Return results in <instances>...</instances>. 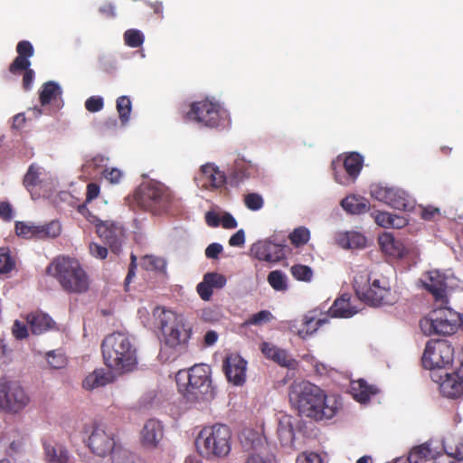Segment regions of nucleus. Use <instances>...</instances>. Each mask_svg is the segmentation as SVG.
<instances>
[{
	"label": "nucleus",
	"mask_w": 463,
	"mask_h": 463,
	"mask_svg": "<svg viewBox=\"0 0 463 463\" xmlns=\"http://www.w3.org/2000/svg\"><path fill=\"white\" fill-rule=\"evenodd\" d=\"M289 402L299 415L316 420H330L339 406L334 396H326L322 389L307 381L294 382L289 388Z\"/></svg>",
	"instance_id": "obj_1"
},
{
	"label": "nucleus",
	"mask_w": 463,
	"mask_h": 463,
	"mask_svg": "<svg viewBox=\"0 0 463 463\" xmlns=\"http://www.w3.org/2000/svg\"><path fill=\"white\" fill-rule=\"evenodd\" d=\"M101 351L104 364L115 375L133 373L138 367L137 348L126 333L108 335L102 341Z\"/></svg>",
	"instance_id": "obj_2"
},
{
	"label": "nucleus",
	"mask_w": 463,
	"mask_h": 463,
	"mask_svg": "<svg viewBox=\"0 0 463 463\" xmlns=\"http://www.w3.org/2000/svg\"><path fill=\"white\" fill-rule=\"evenodd\" d=\"M211 373V367L205 364H195L187 372H178L176 378L179 391L188 402L197 405L213 400L215 388Z\"/></svg>",
	"instance_id": "obj_3"
},
{
	"label": "nucleus",
	"mask_w": 463,
	"mask_h": 463,
	"mask_svg": "<svg viewBox=\"0 0 463 463\" xmlns=\"http://www.w3.org/2000/svg\"><path fill=\"white\" fill-rule=\"evenodd\" d=\"M185 119L208 128L220 130L230 128L232 124L228 109L213 98L192 102L185 112Z\"/></svg>",
	"instance_id": "obj_4"
},
{
	"label": "nucleus",
	"mask_w": 463,
	"mask_h": 463,
	"mask_svg": "<svg viewBox=\"0 0 463 463\" xmlns=\"http://www.w3.org/2000/svg\"><path fill=\"white\" fill-rule=\"evenodd\" d=\"M47 273L67 292L82 293L89 288V278L76 259L60 256L47 267Z\"/></svg>",
	"instance_id": "obj_5"
},
{
	"label": "nucleus",
	"mask_w": 463,
	"mask_h": 463,
	"mask_svg": "<svg viewBox=\"0 0 463 463\" xmlns=\"http://www.w3.org/2000/svg\"><path fill=\"white\" fill-rule=\"evenodd\" d=\"M156 326L162 332L164 344L170 348L185 345L191 335V326L184 315L163 307L153 309Z\"/></svg>",
	"instance_id": "obj_6"
},
{
	"label": "nucleus",
	"mask_w": 463,
	"mask_h": 463,
	"mask_svg": "<svg viewBox=\"0 0 463 463\" xmlns=\"http://www.w3.org/2000/svg\"><path fill=\"white\" fill-rule=\"evenodd\" d=\"M199 453L208 458H223L232 450V431L225 424L205 426L195 439Z\"/></svg>",
	"instance_id": "obj_7"
},
{
	"label": "nucleus",
	"mask_w": 463,
	"mask_h": 463,
	"mask_svg": "<svg viewBox=\"0 0 463 463\" xmlns=\"http://www.w3.org/2000/svg\"><path fill=\"white\" fill-rule=\"evenodd\" d=\"M435 307L420 321V327L426 335H449L454 334L460 325L461 316L452 308L442 306Z\"/></svg>",
	"instance_id": "obj_8"
},
{
	"label": "nucleus",
	"mask_w": 463,
	"mask_h": 463,
	"mask_svg": "<svg viewBox=\"0 0 463 463\" xmlns=\"http://www.w3.org/2000/svg\"><path fill=\"white\" fill-rule=\"evenodd\" d=\"M354 289L358 298L371 307H382L392 305L397 298L391 290L390 284L385 278L368 279V285H360L357 279H354Z\"/></svg>",
	"instance_id": "obj_9"
},
{
	"label": "nucleus",
	"mask_w": 463,
	"mask_h": 463,
	"mask_svg": "<svg viewBox=\"0 0 463 463\" xmlns=\"http://www.w3.org/2000/svg\"><path fill=\"white\" fill-rule=\"evenodd\" d=\"M31 402L25 389L18 381L6 377L0 378V411L16 415L22 412Z\"/></svg>",
	"instance_id": "obj_10"
},
{
	"label": "nucleus",
	"mask_w": 463,
	"mask_h": 463,
	"mask_svg": "<svg viewBox=\"0 0 463 463\" xmlns=\"http://www.w3.org/2000/svg\"><path fill=\"white\" fill-rule=\"evenodd\" d=\"M364 157L358 152H345L331 163L335 181L343 186L353 184L361 174Z\"/></svg>",
	"instance_id": "obj_11"
},
{
	"label": "nucleus",
	"mask_w": 463,
	"mask_h": 463,
	"mask_svg": "<svg viewBox=\"0 0 463 463\" xmlns=\"http://www.w3.org/2000/svg\"><path fill=\"white\" fill-rule=\"evenodd\" d=\"M243 463H269L270 451L266 437L254 430H244L240 436Z\"/></svg>",
	"instance_id": "obj_12"
},
{
	"label": "nucleus",
	"mask_w": 463,
	"mask_h": 463,
	"mask_svg": "<svg viewBox=\"0 0 463 463\" xmlns=\"http://www.w3.org/2000/svg\"><path fill=\"white\" fill-rule=\"evenodd\" d=\"M423 283L435 299L440 301L441 304L447 302L448 291L463 290V281L458 279L450 269L445 271L430 270Z\"/></svg>",
	"instance_id": "obj_13"
},
{
	"label": "nucleus",
	"mask_w": 463,
	"mask_h": 463,
	"mask_svg": "<svg viewBox=\"0 0 463 463\" xmlns=\"http://www.w3.org/2000/svg\"><path fill=\"white\" fill-rule=\"evenodd\" d=\"M453 354V347L448 341H429L422 354V364L432 373L441 372L452 363Z\"/></svg>",
	"instance_id": "obj_14"
},
{
	"label": "nucleus",
	"mask_w": 463,
	"mask_h": 463,
	"mask_svg": "<svg viewBox=\"0 0 463 463\" xmlns=\"http://www.w3.org/2000/svg\"><path fill=\"white\" fill-rule=\"evenodd\" d=\"M87 446L91 453L99 458H106L118 447L114 430L104 422H96L90 427Z\"/></svg>",
	"instance_id": "obj_15"
},
{
	"label": "nucleus",
	"mask_w": 463,
	"mask_h": 463,
	"mask_svg": "<svg viewBox=\"0 0 463 463\" xmlns=\"http://www.w3.org/2000/svg\"><path fill=\"white\" fill-rule=\"evenodd\" d=\"M370 194L375 200L397 210L407 211L412 207L408 194L398 187L374 184L370 187Z\"/></svg>",
	"instance_id": "obj_16"
},
{
	"label": "nucleus",
	"mask_w": 463,
	"mask_h": 463,
	"mask_svg": "<svg viewBox=\"0 0 463 463\" xmlns=\"http://www.w3.org/2000/svg\"><path fill=\"white\" fill-rule=\"evenodd\" d=\"M171 194L169 190L162 184H148L142 192V202L154 213H160L165 210L169 202Z\"/></svg>",
	"instance_id": "obj_17"
},
{
	"label": "nucleus",
	"mask_w": 463,
	"mask_h": 463,
	"mask_svg": "<svg viewBox=\"0 0 463 463\" xmlns=\"http://www.w3.org/2000/svg\"><path fill=\"white\" fill-rule=\"evenodd\" d=\"M277 435L282 447L295 449L296 432L300 430L301 420L298 417L279 412L277 414Z\"/></svg>",
	"instance_id": "obj_18"
},
{
	"label": "nucleus",
	"mask_w": 463,
	"mask_h": 463,
	"mask_svg": "<svg viewBox=\"0 0 463 463\" xmlns=\"http://www.w3.org/2000/svg\"><path fill=\"white\" fill-rule=\"evenodd\" d=\"M97 234L112 252L118 254L121 251L125 241V230L120 224L109 221L99 222Z\"/></svg>",
	"instance_id": "obj_19"
},
{
	"label": "nucleus",
	"mask_w": 463,
	"mask_h": 463,
	"mask_svg": "<svg viewBox=\"0 0 463 463\" xmlns=\"http://www.w3.org/2000/svg\"><path fill=\"white\" fill-rule=\"evenodd\" d=\"M285 245L272 239L259 241L250 247V254L259 260L278 262L284 257Z\"/></svg>",
	"instance_id": "obj_20"
},
{
	"label": "nucleus",
	"mask_w": 463,
	"mask_h": 463,
	"mask_svg": "<svg viewBox=\"0 0 463 463\" xmlns=\"http://www.w3.org/2000/svg\"><path fill=\"white\" fill-rule=\"evenodd\" d=\"M45 463H71L73 457L67 446L51 437L41 439Z\"/></svg>",
	"instance_id": "obj_21"
},
{
	"label": "nucleus",
	"mask_w": 463,
	"mask_h": 463,
	"mask_svg": "<svg viewBox=\"0 0 463 463\" xmlns=\"http://www.w3.org/2000/svg\"><path fill=\"white\" fill-rule=\"evenodd\" d=\"M223 370L229 383L241 386L246 381L247 361L237 354H230L224 359Z\"/></svg>",
	"instance_id": "obj_22"
},
{
	"label": "nucleus",
	"mask_w": 463,
	"mask_h": 463,
	"mask_svg": "<svg viewBox=\"0 0 463 463\" xmlns=\"http://www.w3.org/2000/svg\"><path fill=\"white\" fill-rule=\"evenodd\" d=\"M433 382L439 383L440 392L449 398L458 397L463 392V380L454 373H449L446 370L433 372L430 374Z\"/></svg>",
	"instance_id": "obj_23"
},
{
	"label": "nucleus",
	"mask_w": 463,
	"mask_h": 463,
	"mask_svg": "<svg viewBox=\"0 0 463 463\" xmlns=\"http://www.w3.org/2000/svg\"><path fill=\"white\" fill-rule=\"evenodd\" d=\"M165 435V427L161 420L152 418L147 420L140 430V442L149 449L160 446Z\"/></svg>",
	"instance_id": "obj_24"
},
{
	"label": "nucleus",
	"mask_w": 463,
	"mask_h": 463,
	"mask_svg": "<svg viewBox=\"0 0 463 463\" xmlns=\"http://www.w3.org/2000/svg\"><path fill=\"white\" fill-rule=\"evenodd\" d=\"M195 180L198 185L206 189L220 188L225 184L226 175L215 164L206 163L201 166Z\"/></svg>",
	"instance_id": "obj_25"
},
{
	"label": "nucleus",
	"mask_w": 463,
	"mask_h": 463,
	"mask_svg": "<svg viewBox=\"0 0 463 463\" xmlns=\"http://www.w3.org/2000/svg\"><path fill=\"white\" fill-rule=\"evenodd\" d=\"M326 322V319L317 318L313 312L307 314L304 318L299 321H290L288 329L291 333L298 335L302 339H306L317 331V329Z\"/></svg>",
	"instance_id": "obj_26"
},
{
	"label": "nucleus",
	"mask_w": 463,
	"mask_h": 463,
	"mask_svg": "<svg viewBox=\"0 0 463 463\" xmlns=\"http://www.w3.org/2000/svg\"><path fill=\"white\" fill-rule=\"evenodd\" d=\"M261 352L268 358L280 366L294 369L297 365L296 360L285 349L279 348L272 344L264 342L260 345Z\"/></svg>",
	"instance_id": "obj_27"
},
{
	"label": "nucleus",
	"mask_w": 463,
	"mask_h": 463,
	"mask_svg": "<svg viewBox=\"0 0 463 463\" xmlns=\"http://www.w3.org/2000/svg\"><path fill=\"white\" fill-rule=\"evenodd\" d=\"M260 175V165L251 160L237 158L234 162L232 177L236 184L244 182L247 179L256 178Z\"/></svg>",
	"instance_id": "obj_28"
},
{
	"label": "nucleus",
	"mask_w": 463,
	"mask_h": 463,
	"mask_svg": "<svg viewBox=\"0 0 463 463\" xmlns=\"http://www.w3.org/2000/svg\"><path fill=\"white\" fill-rule=\"evenodd\" d=\"M359 311L360 307L351 303V295L345 293L334 301L328 313L332 317L349 318L354 317Z\"/></svg>",
	"instance_id": "obj_29"
},
{
	"label": "nucleus",
	"mask_w": 463,
	"mask_h": 463,
	"mask_svg": "<svg viewBox=\"0 0 463 463\" xmlns=\"http://www.w3.org/2000/svg\"><path fill=\"white\" fill-rule=\"evenodd\" d=\"M379 244L382 250L392 258L401 259L407 253L403 242L389 232H384L379 237Z\"/></svg>",
	"instance_id": "obj_30"
},
{
	"label": "nucleus",
	"mask_w": 463,
	"mask_h": 463,
	"mask_svg": "<svg viewBox=\"0 0 463 463\" xmlns=\"http://www.w3.org/2000/svg\"><path fill=\"white\" fill-rule=\"evenodd\" d=\"M335 243L343 249H362L366 245V238L359 232H337L335 234Z\"/></svg>",
	"instance_id": "obj_31"
},
{
	"label": "nucleus",
	"mask_w": 463,
	"mask_h": 463,
	"mask_svg": "<svg viewBox=\"0 0 463 463\" xmlns=\"http://www.w3.org/2000/svg\"><path fill=\"white\" fill-rule=\"evenodd\" d=\"M442 449L458 463H463V435L451 433L442 439Z\"/></svg>",
	"instance_id": "obj_32"
},
{
	"label": "nucleus",
	"mask_w": 463,
	"mask_h": 463,
	"mask_svg": "<svg viewBox=\"0 0 463 463\" xmlns=\"http://www.w3.org/2000/svg\"><path fill=\"white\" fill-rule=\"evenodd\" d=\"M113 374L109 369H96L85 377L82 383L83 387L86 390L91 391L105 386L113 381Z\"/></svg>",
	"instance_id": "obj_33"
},
{
	"label": "nucleus",
	"mask_w": 463,
	"mask_h": 463,
	"mask_svg": "<svg viewBox=\"0 0 463 463\" xmlns=\"http://www.w3.org/2000/svg\"><path fill=\"white\" fill-rule=\"evenodd\" d=\"M350 392L356 402L365 404L369 402L371 396L377 392V389L374 386L368 385L364 380L359 379L351 383Z\"/></svg>",
	"instance_id": "obj_34"
},
{
	"label": "nucleus",
	"mask_w": 463,
	"mask_h": 463,
	"mask_svg": "<svg viewBox=\"0 0 463 463\" xmlns=\"http://www.w3.org/2000/svg\"><path fill=\"white\" fill-rule=\"evenodd\" d=\"M27 324L33 334L41 335L52 328L53 320L50 316L43 312L31 313L26 317Z\"/></svg>",
	"instance_id": "obj_35"
},
{
	"label": "nucleus",
	"mask_w": 463,
	"mask_h": 463,
	"mask_svg": "<svg viewBox=\"0 0 463 463\" xmlns=\"http://www.w3.org/2000/svg\"><path fill=\"white\" fill-rule=\"evenodd\" d=\"M48 174L43 168L37 165H31L24 178V184L26 189L31 192L32 188L35 186H44L47 180Z\"/></svg>",
	"instance_id": "obj_36"
},
{
	"label": "nucleus",
	"mask_w": 463,
	"mask_h": 463,
	"mask_svg": "<svg viewBox=\"0 0 463 463\" xmlns=\"http://www.w3.org/2000/svg\"><path fill=\"white\" fill-rule=\"evenodd\" d=\"M436 453V447L432 442H425L420 446L414 447L409 453V463H426L432 460Z\"/></svg>",
	"instance_id": "obj_37"
},
{
	"label": "nucleus",
	"mask_w": 463,
	"mask_h": 463,
	"mask_svg": "<svg viewBox=\"0 0 463 463\" xmlns=\"http://www.w3.org/2000/svg\"><path fill=\"white\" fill-rule=\"evenodd\" d=\"M373 216L375 222L384 228L400 229L406 225L407 219L403 216L392 214L387 212H373Z\"/></svg>",
	"instance_id": "obj_38"
},
{
	"label": "nucleus",
	"mask_w": 463,
	"mask_h": 463,
	"mask_svg": "<svg viewBox=\"0 0 463 463\" xmlns=\"http://www.w3.org/2000/svg\"><path fill=\"white\" fill-rule=\"evenodd\" d=\"M341 206L351 214H361L369 209L367 201L363 197L355 195H348L344 198L341 202Z\"/></svg>",
	"instance_id": "obj_39"
},
{
	"label": "nucleus",
	"mask_w": 463,
	"mask_h": 463,
	"mask_svg": "<svg viewBox=\"0 0 463 463\" xmlns=\"http://www.w3.org/2000/svg\"><path fill=\"white\" fill-rule=\"evenodd\" d=\"M2 442L5 446H7L6 453L10 457L20 454L24 450V439L16 431L6 434Z\"/></svg>",
	"instance_id": "obj_40"
},
{
	"label": "nucleus",
	"mask_w": 463,
	"mask_h": 463,
	"mask_svg": "<svg viewBox=\"0 0 463 463\" xmlns=\"http://www.w3.org/2000/svg\"><path fill=\"white\" fill-rule=\"evenodd\" d=\"M61 88L55 81H48L43 86V90L40 92V101L42 105H47L58 96L61 95Z\"/></svg>",
	"instance_id": "obj_41"
},
{
	"label": "nucleus",
	"mask_w": 463,
	"mask_h": 463,
	"mask_svg": "<svg viewBox=\"0 0 463 463\" xmlns=\"http://www.w3.org/2000/svg\"><path fill=\"white\" fill-rule=\"evenodd\" d=\"M116 108L122 125L129 122L132 112V101L128 96L123 95L117 99Z\"/></svg>",
	"instance_id": "obj_42"
},
{
	"label": "nucleus",
	"mask_w": 463,
	"mask_h": 463,
	"mask_svg": "<svg viewBox=\"0 0 463 463\" xmlns=\"http://www.w3.org/2000/svg\"><path fill=\"white\" fill-rule=\"evenodd\" d=\"M267 280L270 287L276 291H286L288 289V278L281 270L269 272Z\"/></svg>",
	"instance_id": "obj_43"
},
{
	"label": "nucleus",
	"mask_w": 463,
	"mask_h": 463,
	"mask_svg": "<svg viewBox=\"0 0 463 463\" xmlns=\"http://www.w3.org/2000/svg\"><path fill=\"white\" fill-rule=\"evenodd\" d=\"M112 463H143L128 449L118 447L111 453Z\"/></svg>",
	"instance_id": "obj_44"
},
{
	"label": "nucleus",
	"mask_w": 463,
	"mask_h": 463,
	"mask_svg": "<svg viewBox=\"0 0 463 463\" xmlns=\"http://www.w3.org/2000/svg\"><path fill=\"white\" fill-rule=\"evenodd\" d=\"M15 232L18 236L26 239H39V225L33 222H17L15 224Z\"/></svg>",
	"instance_id": "obj_45"
},
{
	"label": "nucleus",
	"mask_w": 463,
	"mask_h": 463,
	"mask_svg": "<svg viewBox=\"0 0 463 463\" xmlns=\"http://www.w3.org/2000/svg\"><path fill=\"white\" fill-rule=\"evenodd\" d=\"M124 43L130 48L141 47L145 42L144 33L138 29H128L123 35Z\"/></svg>",
	"instance_id": "obj_46"
},
{
	"label": "nucleus",
	"mask_w": 463,
	"mask_h": 463,
	"mask_svg": "<svg viewBox=\"0 0 463 463\" xmlns=\"http://www.w3.org/2000/svg\"><path fill=\"white\" fill-rule=\"evenodd\" d=\"M15 268V260L11 255L10 250L0 248V274L10 273Z\"/></svg>",
	"instance_id": "obj_47"
},
{
	"label": "nucleus",
	"mask_w": 463,
	"mask_h": 463,
	"mask_svg": "<svg viewBox=\"0 0 463 463\" xmlns=\"http://www.w3.org/2000/svg\"><path fill=\"white\" fill-rule=\"evenodd\" d=\"M46 359L51 368L61 369L67 364V358L61 350H52L46 354Z\"/></svg>",
	"instance_id": "obj_48"
},
{
	"label": "nucleus",
	"mask_w": 463,
	"mask_h": 463,
	"mask_svg": "<svg viewBox=\"0 0 463 463\" xmlns=\"http://www.w3.org/2000/svg\"><path fill=\"white\" fill-rule=\"evenodd\" d=\"M61 232V223L52 221L45 225H39V239L55 238L60 235Z\"/></svg>",
	"instance_id": "obj_49"
},
{
	"label": "nucleus",
	"mask_w": 463,
	"mask_h": 463,
	"mask_svg": "<svg viewBox=\"0 0 463 463\" xmlns=\"http://www.w3.org/2000/svg\"><path fill=\"white\" fill-rule=\"evenodd\" d=\"M166 262L164 259L153 255H146L141 261V267L146 270H164Z\"/></svg>",
	"instance_id": "obj_50"
},
{
	"label": "nucleus",
	"mask_w": 463,
	"mask_h": 463,
	"mask_svg": "<svg viewBox=\"0 0 463 463\" xmlns=\"http://www.w3.org/2000/svg\"><path fill=\"white\" fill-rule=\"evenodd\" d=\"M289 239H290L291 243L296 247L305 245L310 239V232L306 227L301 226V227L296 228L289 234Z\"/></svg>",
	"instance_id": "obj_51"
},
{
	"label": "nucleus",
	"mask_w": 463,
	"mask_h": 463,
	"mask_svg": "<svg viewBox=\"0 0 463 463\" xmlns=\"http://www.w3.org/2000/svg\"><path fill=\"white\" fill-rule=\"evenodd\" d=\"M291 274L292 276L300 281L309 282L313 277V271L311 268L306 265H294L291 267Z\"/></svg>",
	"instance_id": "obj_52"
},
{
	"label": "nucleus",
	"mask_w": 463,
	"mask_h": 463,
	"mask_svg": "<svg viewBox=\"0 0 463 463\" xmlns=\"http://www.w3.org/2000/svg\"><path fill=\"white\" fill-rule=\"evenodd\" d=\"M205 283L210 284L211 288H222L227 283L225 276L217 272H208L204 274Z\"/></svg>",
	"instance_id": "obj_53"
},
{
	"label": "nucleus",
	"mask_w": 463,
	"mask_h": 463,
	"mask_svg": "<svg viewBox=\"0 0 463 463\" xmlns=\"http://www.w3.org/2000/svg\"><path fill=\"white\" fill-rule=\"evenodd\" d=\"M246 207L250 211H259L263 207L264 201L261 195L256 193L249 194L244 198Z\"/></svg>",
	"instance_id": "obj_54"
},
{
	"label": "nucleus",
	"mask_w": 463,
	"mask_h": 463,
	"mask_svg": "<svg viewBox=\"0 0 463 463\" xmlns=\"http://www.w3.org/2000/svg\"><path fill=\"white\" fill-rule=\"evenodd\" d=\"M102 174L103 177L112 184H118L124 176L123 171L117 167H107Z\"/></svg>",
	"instance_id": "obj_55"
},
{
	"label": "nucleus",
	"mask_w": 463,
	"mask_h": 463,
	"mask_svg": "<svg viewBox=\"0 0 463 463\" xmlns=\"http://www.w3.org/2000/svg\"><path fill=\"white\" fill-rule=\"evenodd\" d=\"M31 61L27 57L17 56L10 64L9 71L13 74H16L22 71L30 70Z\"/></svg>",
	"instance_id": "obj_56"
},
{
	"label": "nucleus",
	"mask_w": 463,
	"mask_h": 463,
	"mask_svg": "<svg viewBox=\"0 0 463 463\" xmlns=\"http://www.w3.org/2000/svg\"><path fill=\"white\" fill-rule=\"evenodd\" d=\"M104 107V99L101 96H91L85 101V108L91 113L100 111Z\"/></svg>",
	"instance_id": "obj_57"
},
{
	"label": "nucleus",
	"mask_w": 463,
	"mask_h": 463,
	"mask_svg": "<svg viewBox=\"0 0 463 463\" xmlns=\"http://www.w3.org/2000/svg\"><path fill=\"white\" fill-rule=\"evenodd\" d=\"M272 318V314L268 310H261L252 315L247 324L249 325H262L263 323L269 322Z\"/></svg>",
	"instance_id": "obj_58"
},
{
	"label": "nucleus",
	"mask_w": 463,
	"mask_h": 463,
	"mask_svg": "<svg viewBox=\"0 0 463 463\" xmlns=\"http://www.w3.org/2000/svg\"><path fill=\"white\" fill-rule=\"evenodd\" d=\"M18 56L27 57L30 60L33 56L34 50L33 44L28 41H21L16 46Z\"/></svg>",
	"instance_id": "obj_59"
},
{
	"label": "nucleus",
	"mask_w": 463,
	"mask_h": 463,
	"mask_svg": "<svg viewBox=\"0 0 463 463\" xmlns=\"http://www.w3.org/2000/svg\"><path fill=\"white\" fill-rule=\"evenodd\" d=\"M197 293L203 300L208 301L213 296V288L210 284L205 283L204 277L203 280L196 287Z\"/></svg>",
	"instance_id": "obj_60"
},
{
	"label": "nucleus",
	"mask_w": 463,
	"mask_h": 463,
	"mask_svg": "<svg viewBox=\"0 0 463 463\" xmlns=\"http://www.w3.org/2000/svg\"><path fill=\"white\" fill-rule=\"evenodd\" d=\"M296 463H323L320 455L314 452H303L297 458Z\"/></svg>",
	"instance_id": "obj_61"
},
{
	"label": "nucleus",
	"mask_w": 463,
	"mask_h": 463,
	"mask_svg": "<svg viewBox=\"0 0 463 463\" xmlns=\"http://www.w3.org/2000/svg\"><path fill=\"white\" fill-rule=\"evenodd\" d=\"M12 332H13L14 336L16 339L21 340V339L26 338L28 336V330H27L26 325L18 320L14 321V323L13 325Z\"/></svg>",
	"instance_id": "obj_62"
},
{
	"label": "nucleus",
	"mask_w": 463,
	"mask_h": 463,
	"mask_svg": "<svg viewBox=\"0 0 463 463\" xmlns=\"http://www.w3.org/2000/svg\"><path fill=\"white\" fill-rule=\"evenodd\" d=\"M89 248L90 254L97 259L104 260L108 255V249L96 242H91Z\"/></svg>",
	"instance_id": "obj_63"
},
{
	"label": "nucleus",
	"mask_w": 463,
	"mask_h": 463,
	"mask_svg": "<svg viewBox=\"0 0 463 463\" xmlns=\"http://www.w3.org/2000/svg\"><path fill=\"white\" fill-rule=\"evenodd\" d=\"M436 455L432 458L433 463H455L452 458L453 457L448 455L445 451L442 452L441 449L437 446L436 447Z\"/></svg>",
	"instance_id": "obj_64"
}]
</instances>
